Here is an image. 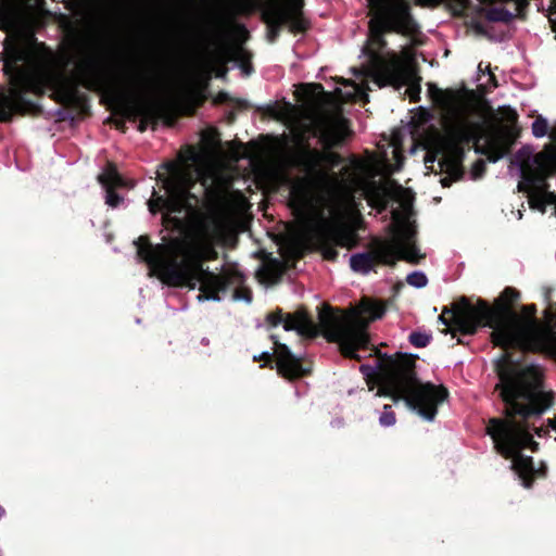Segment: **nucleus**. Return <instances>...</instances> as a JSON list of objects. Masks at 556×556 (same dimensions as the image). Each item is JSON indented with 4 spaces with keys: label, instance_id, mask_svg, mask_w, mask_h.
<instances>
[{
    "label": "nucleus",
    "instance_id": "1",
    "mask_svg": "<svg viewBox=\"0 0 556 556\" xmlns=\"http://www.w3.org/2000/svg\"><path fill=\"white\" fill-rule=\"evenodd\" d=\"M266 321L270 327L282 324L285 330H295L311 339L321 331L328 342L339 344L341 354L346 358L359 361L358 350H371L378 359L377 366L359 367L369 390L377 386V396L391 397L394 403L404 401L409 409L417 412L426 420L432 421L435 418L439 404L448 396L443 386L422 383L418 379L416 355L401 352L388 355L376 346L370 348L368 321L348 315L340 308L323 304L318 312V325L303 306L288 314H283L278 307L267 314Z\"/></svg>",
    "mask_w": 556,
    "mask_h": 556
},
{
    "label": "nucleus",
    "instance_id": "2",
    "mask_svg": "<svg viewBox=\"0 0 556 556\" xmlns=\"http://www.w3.org/2000/svg\"><path fill=\"white\" fill-rule=\"evenodd\" d=\"M494 370L498 378L494 391L504 404V417L490 418L486 434L493 440L498 454L507 459L513 458V469L522 485L530 489L535 479L547 477L548 469L544 462L535 468L533 458L522 455L521 451H539V443L530 434L529 421L532 417H541L554 405V393L544 390L540 367L519 366L507 353L495 362Z\"/></svg>",
    "mask_w": 556,
    "mask_h": 556
},
{
    "label": "nucleus",
    "instance_id": "3",
    "mask_svg": "<svg viewBox=\"0 0 556 556\" xmlns=\"http://www.w3.org/2000/svg\"><path fill=\"white\" fill-rule=\"evenodd\" d=\"M138 257L157 270L159 278L169 287H187L191 290L199 286L198 301H220L232 286H239L244 277L237 270L225 269L215 274L206 262L216 261L218 252L214 238L204 224H200L185 237L170 239L169 258H164L163 244L153 245L148 236H140L135 242Z\"/></svg>",
    "mask_w": 556,
    "mask_h": 556
},
{
    "label": "nucleus",
    "instance_id": "4",
    "mask_svg": "<svg viewBox=\"0 0 556 556\" xmlns=\"http://www.w3.org/2000/svg\"><path fill=\"white\" fill-rule=\"evenodd\" d=\"M22 55L4 61V73L11 76V87L0 92V123H11L15 115H26L38 110L35 102L26 98L27 93L41 97L51 90L50 99L62 105L78 102L79 87L90 91L103 89L109 85V74L103 59L93 52L86 53L76 65V77L62 73L28 72L18 65Z\"/></svg>",
    "mask_w": 556,
    "mask_h": 556
},
{
    "label": "nucleus",
    "instance_id": "5",
    "mask_svg": "<svg viewBox=\"0 0 556 556\" xmlns=\"http://www.w3.org/2000/svg\"><path fill=\"white\" fill-rule=\"evenodd\" d=\"M370 8L369 37L363 48L367 56V77L379 88L401 90L409 80L408 67L395 52L383 55L387 46L384 35L395 33L416 36L420 27L412 14L407 0H367Z\"/></svg>",
    "mask_w": 556,
    "mask_h": 556
},
{
    "label": "nucleus",
    "instance_id": "6",
    "mask_svg": "<svg viewBox=\"0 0 556 556\" xmlns=\"http://www.w3.org/2000/svg\"><path fill=\"white\" fill-rule=\"evenodd\" d=\"M429 92L434 102L442 110L441 124L444 137L441 139L442 147L433 155L427 153L425 163H433L438 154L440 170L448 174L453 179H460L464 175L463 162L466 151L473 139L472 134L465 129L463 110L460 108L463 97L458 90L438 88L429 84Z\"/></svg>",
    "mask_w": 556,
    "mask_h": 556
},
{
    "label": "nucleus",
    "instance_id": "7",
    "mask_svg": "<svg viewBox=\"0 0 556 556\" xmlns=\"http://www.w3.org/2000/svg\"><path fill=\"white\" fill-rule=\"evenodd\" d=\"M520 299V292L506 287L501 295L494 301V305L482 299L473 305L470 300L463 295L454 302V327L445 329L443 332L455 337L456 332L464 336H473L480 326H488L493 329L491 332V342L495 345L507 344L513 336L505 318L511 315V303Z\"/></svg>",
    "mask_w": 556,
    "mask_h": 556
},
{
    "label": "nucleus",
    "instance_id": "8",
    "mask_svg": "<svg viewBox=\"0 0 556 556\" xmlns=\"http://www.w3.org/2000/svg\"><path fill=\"white\" fill-rule=\"evenodd\" d=\"M511 305V315L506 316L505 321L511 330V340L500 345L505 351L519 348L527 352L544 353L556 358V330L549 324L541 325L536 319V305H522L519 316Z\"/></svg>",
    "mask_w": 556,
    "mask_h": 556
},
{
    "label": "nucleus",
    "instance_id": "9",
    "mask_svg": "<svg viewBox=\"0 0 556 556\" xmlns=\"http://www.w3.org/2000/svg\"><path fill=\"white\" fill-rule=\"evenodd\" d=\"M194 180L191 175L177 172L163 181V188L166 195H161L155 189L148 200V208L151 214L155 215L160 212L172 214H181L187 207L191 206L189 200L195 199L191 193Z\"/></svg>",
    "mask_w": 556,
    "mask_h": 556
},
{
    "label": "nucleus",
    "instance_id": "10",
    "mask_svg": "<svg viewBox=\"0 0 556 556\" xmlns=\"http://www.w3.org/2000/svg\"><path fill=\"white\" fill-rule=\"evenodd\" d=\"M308 241L315 251L321 253L323 257L336 262L339 252L337 247L352 250L358 244V237L354 229L348 226H332L328 223H320L314 226L308 232Z\"/></svg>",
    "mask_w": 556,
    "mask_h": 556
},
{
    "label": "nucleus",
    "instance_id": "11",
    "mask_svg": "<svg viewBox=\"0 0 556 556\" xmlns=\"http://www.w3.org/2000/svg\"><path fill=\"white\" fill-rule=\"evenodd\" d=\"M127 116L131 119L140 118L138 130L143 132L151 125L154 129L160 121L168 127L176 124V113L173 108L155 102L146 97L134 98L126 104Z\"/></svg>",
    "mask_w": 556,
    "mask_h": 556
},
{
    "label": "nucleus",
    "instance_id": "12",
    "mask_svg": "<svg viewBox=\"0 0 556 556\" xmlns=\"http://www.w3.org/2000/svg\"><path fill=\"white\" fill-rule=\"evenodd\" d=\"M324 151L304 146L295 159V165L305 174V178L296 180L291 192L294 195L305 197L307 185L319 186L328 181V170L323 166Z\"/></svg>",
    "mask_w": 556,
    "mask_h": 556
},
{
    "label": "nucleus",
    "instance_id": "13",
    "mask_svg": "<svg viewBox=\"0 0 556 556\" xmlns=\"http://www.w3.org/2000/svg\"><path fill=\"white\" fill-rule=\"evenodd\" d=\"M271 339L275 345L274 353L263 352L253 357L254 362L263 361L264 364L261 367L274 368L275 359L277 372L288 380H296L311 374V369L302 365L301 359L290 351L287 344L280 343L275 336H271Z\"/></svg>",
    "mask_w": 556,
    "mask_h": 556
},
{
    "label": "nucleus",
    "instance_id": "14",
    "mask_svg": "<svg viewBox=\"0 0 556 556\" xmlns=\"http://www.w3.org/2000/svg\"><path fill=\"white\" fill-rule=\"evenodd\" d=\"M378 265L395 267L391 241L375 239L369 251L355 253L350 257L351 269L361 275L376 271Z\"/></svg>",
    "mask_w": 556,
    "mask_h": 556
},
{
    "label": "nucleus",
    "instance_id": "15",
    "mask_svg": "<svg viewBox=\"0 0 556 556\" xmlns=\"http://www.w3.org/2000/svg\"><path fill=\"white\" fill-rule=\"evenodd\" d=\"M502 118L508 124L493 127L490 131L493 137L496 150L490 157L491 163H496L505 155L509 154L517 139L521 135V129L517 125L518 113L510 106H502L498 109Z\"/></svg>",
    "mask_w": 556,
    "mask_h": 556
},
{
    "label": "nucleus",
    "instance_id": "16",
    "mask_svg": "<svg viewBox=\"0 0 556 556\" xmlns=\"http://www.w3.org/2000/svg\"><path fill=\"white\" fill-rule=\"evenodd\" d=\"M348 121L342 118L336 127H324L319 130L318 138L327 151H324L323 166L328 170V177L330 172L343 163L344 159L338 152L331 151V149L342 144L344 140V130ZM317 136V134H315Z\"/></svg>",
    "mask_w": 556,
    "mask_h": 556
},
{
    "label": "nucleus",
    "instance_id": "17",
    "mask_svg": "<svg viewBox=\"0 0 556 556\" xmlns=\"http://www.w3.org/2000/svg\"><path fill=\"white\" fill-rule=\"evenodd\" d=\"M535 168L523 167V177L532 185L540 186L544 180L556 174V144L547 143L533 156Z\"/></svg>",
    "mask_w": 556,
    "mask_h": 556
},
{
    "label": "nucleus",
    "instance_id": "18",
    "mask_svg": "<svg viewBox=\"0 0 556 556\" xmlns=\"http://www.w3.org/2000/svg\"><path fill=\"white\" fill-rule=\"evenodd\" d=\"M98 180L105 189V203L113 208L118 207L124 198L115 189L126 187L127 182L118 173L116 165L113 162H108Z\"/></svg>",
    "mask_w": 556,
    "mask_h": 556
},
{
    "label": "nucleus",
    "instance_id": "19",
    "mask_svg": "<svg viewBox=\"0 0 556 556\" xmlns=\"http://www.w3.org/2000/svg\"><path fill=\"white\" fill-rule=\"evenodd\" d=\"M463 121L465 129L472 134L473 139L470 144L473 146L475 152L484 155L490 162V157L496 150L491 131L486 135L484 123L470 121L464 112Z\"/></svg>",
    "mask_w": 556,
    "mask_h": 556
},
{
    "label": "nucleus",
    "instance_id": "20",
    "mask_svg": "<svg viewBox=\"0 0 556 556\" xmlns=\"http://www.w3.org/2000/svg\"><path fill=\"white\" fill-rule=\"evenodd\" d=\"M262 20L267 26V40L275 42L282 27L287 25L286 7L277 1L269 2L262 11Z\"/></svg>",
    "mask_w": 556,
    "mask_h": 556
},
{
    "label": "nucleus",
    "instance_id": "21",
    "mask_svg": "<svg viewBox=\"0 0 556 556\" xmlns=\"http://www.w3.org/2000/svg\"><path fill=\"white\" fill-rule=\"evenodd\" d=\"M528 165L531 166L532 168L536 167V165L533 162V157L530 159L529 155H528L527 160H523L521 162V165H520L521 177H522L523 181L519 182V185H518L519 190L523 191L525 190L523 186L531 188L533 190V193L530 197V205L534 208H539L542 212H544L546 203H551L552 199L556 198V195L552 192H544V188L546 187V179L544 180V184L540 185V186L532 185L531 182H529L525 179L523 167H526Z\"/></svg>",
    "mask_w": 556,
    "mask_h": 556
},
{
    "label": "nucleus",
    "instance_id": "22",
    "mask_svg": "<svg viewBox=\"0 0 556 556\" xmlns=\"http://www.w3.org/2000/svg\"><path fill=\"white\" fill-rule=\"evenodd\" d=\"M414 236V230H407L405 243L391 241L395 264L397 263V261H405L410 264H418L420 260L425 258L426 255L421 254L417 245L410 242Z\"/></svg>",
    "mask_w": 556,
    "mask_h": 556
},
{
    "label": "nucleus",
    "instance_id": "23",
    "mask_svg": "<svg viewBox=\"0 0 556 556\" xmlns=\"http://www.w3.org/2000/svg\"><path fill=\"white\" fill-rule=\"evenodd\" d=\"M365 195L369 205L377 207L381 212L388 205L390 191L386 186L370 181L365 188Z\"/></svg>",
    "mask_w": 556,
    "mask_h": 556
},
{
    "label": "nucleus",
    "instance_id": "24",
    "mask_svg": "<svg viewBox=\"0 0 556 556\" xmlns=\"http://www.w3.org/2000/svg\"><path fill=\"white\" fill-rule=\"evenodd\" d=\"M492 3H481L477 7L476 11L479 15L483 16L489 22H502L505 24H509L515 20V14L505 8H495Z\"/></svg>",
    "mask_w": 556,
    "mask_h": 556
},
{
    "label": "nucleus",
    "instance_id": "25",
    "mask_svg": "<svg viewBox=\"0 0 556 556\" xmlns=\"http://www.w3.org/2000/svg\"><path fill=\"white\" fill-rule=\"evenodd\" d=\"M303 0H294L291 9L286 7V14L288 16L287 25L291 33H304L308 28V24L301 15Z\"/></svg>",
    "mask_w": 556,
    "mask_h": 556
},
{
    "label": "nucleus",
    "instance_id": "26",
    "mask_svg": "<svg viewBox=\"0 0 556 556\" xmlns=\"http://www.w3.org/2000/svg\"><path fill=\"white\" fill-rule=\"evenodd\" d=\"M130 85L139 91L148 92L157 86L156 76L146 72L136 70L129 79Z\"/></svg>",
    "mask_w": 556,
    "mask_h": 556
},
{
    "label": "nucleus",
    "instance_id": "27",
    "mask_svg": "<svg viewBox=\"0 0 556 556\" xmlns=\"http://www.w3.org/2000/svg\"><path fill=\"white\" fill-rule=\"evenodd\" d=\"M162 213V225L169 231H179L184 228L185 222L181 217L176 214L161 212Z\"/></svg>",
    "mask_w": 556,
    "mask_h": 556
},
{
    "label": "nucleus",
    "instance_id": "28",
    "mask_svg": "<svg viewBox=\"0 0 556 556\" xmlns=\"http://www.w3.org/2000/svg\"><path fill=\"white\" fill-rule=\"evenodd\" d=\"M15 16H16L15 7L7 0H1V2H0V23H12L15 20Z\"/></svg>",
    "mask_w": 556,
    "mask_h": 556
},
{
    "label": "nucleus",
    "instance_id": "29",
    "mask_svg": "<svg viewBox=\"0 0 556 556\" xmlns=\"http://www.w3.org/2000/svg\"><path fill=\"white\" fill-rule=\"evenodd\" d=\"M363 312L370 315V320H376L384 315L386 307L380 302H366L363 305Z\"/></svg>",
    "mask_w": 556,
    "mask_h": 556
},
{
    "label": "nucleus",
    "instance_id": "30",
    "mask_svg": "<svg viewBox=\"0 0 556 556\" xmlns=\"http://www.w3.org/2000/svg\"><path fill=\"white\" fill-rule=\"evenodd\" d=\"M532 134L536 138H542L548 132V123L547 119L542 115L536 116L534 122L532 123Z\"/></svg>",
    "mask_w": 556,
    "mask_h": 556
},
{
    "label": "nucleus",
    "instance_id": "31",
    "mask_svg": "<svg viewBox=\"0 0 556 556\" xmlns=\"http://www.w3.org/2000/svg\"><path fill=\"white\" fill-rule=\"evenodd\" d=\"M431 334L418 331H413L408 337L409 343L416 348H426L431 342Z\"/></svg>",
    "mask_w": 556,
    "mask_h": 556
},
{
    "label": "nucleus",
    "instance_id": "32",
    "mask_svg": "<svg viewBox=\"0 0 556 556\" xmlns=\"http://www.w3.org/2000/svg\"><path fill=\"white\" fill-rule=\"evenodd\" d=\"M406 281L413 287L422 288L427 286L428 278L422 271H413L407 276Z\"/></svg>",
    "mask_w": 556,
    "mask_h": 556
},
{
    "label": "nucleus",
    "instance_id": "33",
    "mask_svg": "<svg viewBox=\"0 0 556 556\" xmlns=\"http://www.w3.org/2000/svg\"><path fill=\"white\" fill-rule=\"evenodd\" d=\"M396 421L395 414L391 409V405L386 404L383 406V413L381 414L379 418V422L383 427H390L393 426Z\"/></svg>",
    "mask_w": 556,
    "mask_h": 556
},
{
    "label": "nucleus",
    "instance_id": "34",
    "mask_svg": "<svg viewBox=\"0 0 556 556\" xmlns=\"http://www.w3.org/2000/svg\"><path fill=\"white\" fill-rule=\"evenodd\" d=\"M303 87L308 99L313 100L316 96L325 94V90L321 84H308L303 85Z\"/></svg>",
    "mask_w": 556,
    "mask_h": 556
},
{
    "label": "nucleus",
    "instance_id": "35",
    "mask_svg": "<svg viewBox=\"0 0 556 556\" xmlns=\"http://www.w3.org/2000/svg\"><path fill=\"white\" fill-rule=\"evenodd\" d=\"M408 73H409V80H408V83H407L406 85H408V86H409L408 90H409V92H410V99H412V101L416 102V101H418V100H419V93H420V85H419V80H420V78H418L416 86H414V85L412 84V80H413V73H412L409 70H408Z\"/></svg>",
    "mask_w": 556,
    "mask_h": 556
},
{
    "label": "nucleus",
    "instance_id": "36",
    "mask_svg": "<svg viewBox=\"0 0 556 556\" xmlns=\"http://www.w3.org/2000/svg\"><path fill=\"white\" fill-rule=\"evenodd\" d=\"M485 170H486L485 162L482 159H478L472 165L471 175L475 179H477V178L482 177V175L485 173Z\"/></svg>",
    "mask_w": 556,
    "mask_h": 556
},
{
    "label": "nucleus",
    "instance_id": "37",
    "mask_svg": "<svg viewBox=\"0 0 556 556\" xmlns=\"http://www.w3.org/2000/svg\"><path fill=\"white\" fill-rule=\"evenodd\" d=\"M539 418H540V417H532V418L530 419V421H529V426H530V430H529V431H530V434L533 437V434H532V431H533V432H534L538 437H540V438H542V437H546V435L548 434V432H549V430H548V428H549V427H548V426H547V428H544V427H535V426H534L533 420L539 419Z\"/></svg>",
    "mask_w": 556,
    "mask_h": 556
},
{
    "label": "nucleus",
    "instance_id": "38",
    "mask_svg": "<svg viewBox=\"0 0 556 556\" xmlns=\"http://www.w3.org/2000/svg\"><path fill=\"white\" fill-rule=\"evenodd\" d=\"M233 296H235V299L244 300L247 302L252 301V292H251V290L245 289V288H242V289L237 288L233 292Z\"/></svg>",
    "mask_w": 556,
    "mask_h": 556
},
{
    "label": "nucleus",
    "instance_id": "39",
    "mask_svg": "<svg viewBox=\"0 0 556 556\" xmlns=\"http://www.w3.org/2000/svg\"><path fill=\"white\" fill-rule=\"evenodd\" d=\"M231 101L232 100L229 97V94L224 91L218 92V94L215 98V103H227V102H231Z\"/></svg>",
    "mask_w": 556,
    "mask_h": 556
},
{
    "label": "nucleus",
    "instance_id": "40",
    "mask_svg": "<svg viewBox=\"0 0 556 556\" xmlns=\"http://www.w3.org/2000/svg\"><path fill=\"white\" fill-rule=\"evenodd\" d=\"M439 321L445 325L446 329H453V320L451 317H445L444 314H441L439 316Z\"/></svg>",
    "mask_w": 556,
    "mask_h": 556
},
{
    "label": "nucleus",
    "instance_id": "41",
    "mask_svg": "<svg viewBox=\"0 0 556 556\" xmlns=\"http://www.w3.org/2000/svg\"><path fill=\"white\" fill-rule=\"evenodd\" d=\"M441 314H444L445 317H451L454 321V303L451 306H444Z\"/></svg>",
    "mask_w": 556,
    "mask_h": 556
},
{
    "label": "nucleus",
    "instance_id": "42",
    "mask_svg": "<svg viewBox=\"0 0 556 556\" xmlns=\"http://www.w3.org/2000/svg\"><path fill=\"white\" fill-rule=\"evenodd\" d=\"M472 27L475 28V30L478 33V34H481V35H485L486 34V29L485 27L483 26L482 23L480 22H472Z\"/></svg>",
    "mask_w": 556,
    "mask_h": 556
},
{
    "label": "nucleus",
    "instance_id": "43",
    "mask_svg": "<svg viewBox=\"0 0 556 556\" xmlns=\"http://www.w3.org/2000/svg\"><path fill=\"white\" fill-rule=\"evenodd\" d=\"M236 29L239 31V34L244 37V39L249 36V31L247 27L242 24H237Z\"/></svg>",
    "mask_w": 556,
    "mask_h": 556
},
{
    "label": "nucleus",
    "instance_id": "44",
    "mask_svg": "<svg viewBox=\"0 0 556 556\" xmlns=\"http://www.w3.org/2000/svg\"><path fill=\"white\" fill-rule=\"evenodd\" d=\"M457 179H453L448 174L447 177H444L441 179V184L443 187H450L453 181H456Z\"/></svg>",
    "mask_w": 556,
    "mask_h": 556
},
{
    "label": "nucleus",
    "instance_id": "45",
    "mask_svg": "<svg viewBox=\"0 0 556 556\" xmlns=\"http://www.w3.org/2000/svg\"><path fill=\"white\" fill-rule=\"evenodd\" d=\"M341 175H342L343 177H345V176H346V177L352 176V175H353V173H352L351 167H349V166H344V167L341 169Z\"/></svg>",
    "mask_w": 556,
    "mask_h": 556
},
{
    "label": "nucleus",
    "instance_id": "46",
    "mask_svg": "<svg viewBox=\"0 0 556 556\" xmlns=\"http://www.w3.org/2000/svg\"><path fill=\"white\" fill-rule=\"evenodd\" d=\"M236 102H237L238 108H240V109H247L248 108V103L244 100H237Z\"/></svg>",
    "mask_w": 556,
    "mask_h": 556
},
{
    "label": "nucleus",
    "instance_id": "47",
    "mask_svg": "<svg viewBox=\"0 0 556 556\" xmlns=\"http://www.w3.org/2000/svg\"><path fill=\"white\" fill-rule=\"evenodd\" d=\"M456 2L462 9H465L467 7L468 0H456Z\"/></svg>",
    "mask_w": 556,
    "mask_h": 556
},
{
    "label": "nucleus",
    "instance_id": "48",
    "mask_svg": "<svg viewBox=\"0 0 556 556\" xmlns=\"http://www.w3.org/2000/svg\"><path fill=\"white\" fill-rule=\"evenodd\" d=\"M235 119H236V114L233 112H229L228 122L232 123Z\"/></svg>",
    "mask_w": 556,
    "mask_h": 556
},
{
    "label": "nucleus",
    "instance_id": "49",
    "mask_svg": "<svg viewBox=\"0 0 556 556\" xmlns=\"http://www.w3.org/2000/svg\"><path fill=\"white\" fill-rule=\"evenodd\" d=\"M352 162H353V164H354L355 166H358V165H359V164H358V161H357L356 159H353V161H352Z\"/></svg>",
    "mask_w": 556,
    "mask_h": 556
}]
</instances>
